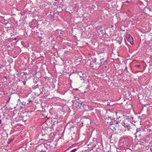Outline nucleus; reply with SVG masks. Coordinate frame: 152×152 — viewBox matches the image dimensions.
Instances as JSON below:
<instances>
[{"mask_svg": "<svg viewBox=\"0 0 152 152\" xmlns=\"http://www.w3.org/2000/svg\"><path fill=\"white\" fill-rule=\"evenodd\" d=\"M109 104H110L109 102H107V105H109Z\"/></svg>", "mask_w": 152, "mask_h": 152, "instance_id": "24", "label": "nucleus"}, {"mask_svg": "<svg viewBox=\"0 0 152 152\" xmlns=\"http://www.w3.org/2000/svg\"><path fill=\"white\" fill-rule=\"evenodd\" d=\"M83 102H78V106L79 107V108H81V106L83 104Z\"/></svg>", "mask_w": 152, "mask_h": 152, "instance_id": "12", "label": "nucleus"}, {"mask_svg": "<svg viewBox=\"0 0 152 152\" xmlns=\"http://www.w3.org/2000/svg\"><path fill=\"white\" fill-rule=\"evenodd\" d=\"M120 118V117L119 116L118 118V120L113 121V124L114 125H115V127L117 125H119V124H121L120 121H121V120H119V118Z\"/></svg>", "mask_w": 152, "mask_h": 152, "instance_id": "5", "label": "nucleus"}, {"mask_svg": "<svg viewBox=\"0 0 152 152\" xmlns=\"http://www.w3.org/2000/svg\"><path fill=\"white\" fill-rule=\"evenodd\" d=\"M151 147H152V143Z\"/></svg>", "mask_w": 152, "mask_h": 152, "instance_id": "34", "label": "nucleus"}, {"mask_svg": "<svg viewBox=\"0 0 152 152\" xmlns=\"http://www.w3.org/2000/svg\"><path fill=\"white\" fill-rule=\"evenodd\" d=\"M82 106H83V107L84 108H85V107H84V106H85V104H83H83L82 105ZM85 106H86V105H85Z\"/></svg>", "mask_w": 152, "mask_h": 152, "instance_id": "21", "label": "nucleus"}, {"mask_svg": "<svg viewBox=\"0 0 152 152\" xmlns=\"http://www.w3.org/2000/svg\"><path fill=\"white\" fill-rule=\"evenodd\" d=\"M78 90L77 89H76V90Z\"/></svg>", "mask_w": 152, "mask_h": 152, "instance_id": "33", "label": "nucleus"}, {"mask_svg": "<svg viewBox=\"0 0 152 152\" xmlns=\"http://www.w3.org/2000/svg\"><path fill=\"white\" fill-rule=\"evenodd\" d=\"M88 106L89 110H92L94 109V108L92 106L89 105H88Z\"/></svg>", "mask_w": 152, "mask_h": 152, "instance_id": "13", "label": "nucleus"}, {"mask_svg": "<svg viewBox=\"0 0 152 152\" xmlns=\"http://www.w3.org/2000/svg\"><path fill=\"white\" fill-rule=\"evenodd\" d=\"M108 121L107 122V123H109V125L110 126H111L112 125H113V121L111 120H110V121Z\"/></svg>", "mask_w": 152, "mask_h": 152, "instance_id": "10", "label": "nucleus"}, {"mask_svg": "<svg viewBox=\"0 0 152 152\" xmlns=\"http://www.w3.org/2000/svg\"><path fill=\"white\" fill-rule=\"evenodd\" d=\"M125 2H127V3H128L129 2V1H127Z\"/></svg>", "mask_w": 152, "mask_h": 152, "instance_id": "27", "label": "nucleus"}, {"mask_svg": "<svg viewBox=\"0 0 152 152\" xmlns=\"http://www.w3.org/2000/svg\"><path fill=\"white\" fill-rule=\"evenodd\" d=\"M46 129H48L49 128H47V127H46Z\"/></svg>", "mask_w": 152, "mask_h": 152, "instance_id": "29", "label": "nucleus"}, {"mask_svg": "<svg viewBox=\"0 0 152 152\" xmlns=\"http://www.w3.org/2000/svg\"><path fill=\"white\" fill-rule=\"evenodd\" d=\"M96 28H97L98 29L100 30L102 28V27L101 26H98L96 27Z\"/></svg>", "mask_w": 152, "mask_h": 152, "instance_id": "15", "label": "nucleus"}, {"mask_svg": "<svg viewBox=\"0 0 152 152\" xmlns=\"http://www.w3.org/2000/svg\"><path fill=\"white\" fill-rule=\"evenodd\" d=\"M44 146L47 149L49 150H51L54 148V145L52 143L49 142H47L46 143H42L39 145L38 148Z\"/></svg>", "mask_w": 152, "mask_h": 152, "instance_id": "1", "label": "nucleus"}, {"mask_svg": "<svg viewBox=\"0 0 152 152\" xmlns=\"http://www.w3.org/2000/svg\"><path fill=\"white\" fill-rule=\"evenodd\" d=\"M119 144L121 146L124 148L126 147L128 144L127 139H123L121 140L120 141Z\"/></svg>", "mask_w": 152, "mask_h": 152, "instance_id": "3", "label": "nucleus"}, {"mask_svg": "<svg viewBox=\"0 0 152 152\" xmlns=\"http://www.w3.org/2000/svg\"><path fill=\"white\" fill-rule=\"evenodd\" d=\"M29 102H31V101H30V100H29Z\"/></svg>", "mask_w": 152, "mask_h": 152, "instance_id": "31", "label": "nucleus"}, {"mask_svg": "<svg viewBox=\"0 0 152 152\" xmlns=\"http://www.w3.org/2000/svg\"><path fill=\"white\" fill-rule=\"evenodd\" d=\"M39 151H40V152H42V151H43V152H46L45 151H44L43 150V149H42L41 150H39Z\"/></svg>", "mask_w": 152, "mask_h": 152, "instance_id": "17", "label": "nucleus"}, {"mask_svg": "<svg viewBox=\"0 0 152 152\" xmlns=\"http://www.w3.org/2000/svg\"><path fill=\"white\" fill-rule=\"evenodd\" d=\"M103 31V30L102 29V30H101L100 32H101L102 31Z\"/></svg>", "mask_w": 152, "mask_h": 152, "instance_id": "25", "label": "nucleus"}, {"mask_svg": "<svg viewBox=\"0 0 152 152\" xmlns=\"http://www.w3.org/2000/svg\"><path fill=\"white\" fill-rule=\"evenodd\" d=\"M23 75H27V72H23Z\"/></svg>", "mask_w": 152, "mask_h": 152, "instance_id": "19", "label": "nucleus"}, {"mask_svg": "<svg viewBox=\"0 0 152 152\" xmlns=\"http://www.w3.org/2000/svg\"><path fill=\"white\" fill-rule=\"evenodd\" d=\"M142 128H137L136 129V133L138 134V132H139L142 131Z\"/></svg>", "mask_w": 152, "mask_h": 152, "instance_id": "11", "label": "nucleus"}, {"mask_svg": "<svg viewBox=\"0 0 152 152\" xmlns=\"http://www.w3.org/2000/svg\"><path fill=\"white\" fill-rule=\"evenodd\" d=\"M121 124H119V125H117L115 127H114L115 131L116 132H120L122 130V128L121 126Z\"/></svg>", "mask_w": 152, "mask_h": 152, "instance_id": "4", "label": "nucleus"}, {"mask_svg": "<svg viewBox=\"0 0 152 152\" xmlns=\"http://www.w3.org/2000/svg\"><path fill=\"white\" fill-rule=\"evenodd\" d=\"M127 41L131 44L132 45L133 43V39L132 37L129 35L126 37Z\"/></svg>", "mask_w": 152, "mask_h": 152, "instance_id": "6", "label": "nucleus"}, {"mask_svg": "<svg viewBox=\"0 0 152 152\" xmlns=\"http://www.w3.org/2000/svg\"><path fill=\"white\" fill-rule=\"evenodd\" d=\"M119 44H121V42H119Z\"/></svg>", "mask_w": 152, "mask_h": 152, "instance_id": "30", "label": "nucleus"}, {"mask_svg": "<svg viewBox=\"0 0 152 152\" xmlns=\"http://www.w3.org/2000/svg\"><path fill=\"white\" fill-rule=\"evenodd\" d=\"M106 59H105L104 58H102L100 59L101 63L102 65H104L107 63Z\"/></svg>", "mask_w": 152, "mask_h": 152, "instance_id": "7", "label": "nucleus"}, {"mask_svg": "<svg viewBox=\"0 0 152 152\" xmlns=\"http://www.w3.org/2000/svg\"><path fill=\"white\" fill-rule=\"evenodd\" d=\"M105 121H110V120H111L112 121H116V120H118V118H111L110 117H108L107 118H106L105 119Z\"/></svg>", "mask_w": 152, "mask_h": 152, "instance_id": "9", "label": "nucleus"}, {"mask_svg": "<svg viewBox=\"0 0 152 152\" xmlns=\"http://www.w3.org/2000/svg\"><path fill=\"white\" fill-rule=\"evenodd\" d=\"M1 120H0V124H1Z\"/></svg>", "mask_w": 152, "mask_h": 152, "instance_id": "26", "label": "nucleus"}, {"mask_svg": "<svg viewBox=\"0 0 152 152\" xmlns=\"http://www.w3.org/2000/svg\"><path fill=\"white\" fill-rule=\"evenodd\" d=\"M121 124L124 127L126 128L128 130H129L131 128H130V125H132V124L128 119H124Z\"/></svg>", "mask_w": 152, "mask_h": 152, "instance_id": "2", "label": "nucleus"}, {"mask_svg": "<svg viewBox=\"0 0 152 152\" xmlns=\"http://www.w3.org/2000/svg\"><path fill=\"white\" fill-rule=\"evenodd\" d=\"M127 69V66H126V67H125V70H126Z\"/></svg>", "mask_w": 152, "mask_h": 152, "instance_id": "23", "label": "nucleus"}, {"mask_svg": "<svg viewBox=\"0 0 152 152\" xmlns=\"http://www.w3.org/2000/svg\"><path fill=\"white\" fill-rule=\"evenodd\" d=\"M77 74H79V75H80V77H82L80 75V74H81V72H77Z\"/></svg>", "mask_w": 152, "mask_h": 152, "instance_id": "18", "label": "nucleus"}, {"mask_svg": "<svg viewBox=\"0 0 152 152\" xmlns=\"http://www.w3.org/2000/svg\"><path fill=\"white\" fill-rule=\"evenodd\" d=\"M151 11V9L148 7H146L144 8L143 10V11L145 12L146 14H148L146 12L148 11Z\"/></svg>", "mask_w": 152, "mask_h": 152, "instance_id": "8", "label": "nucleus"}, {"mask_svg": "<svg viewBox=\"0 0 152 152\" xmlns=\"http://www.w3.org/2000/svg\"><path fill=\"white\" fill-rule=\"evenodd\" d=\"M13 141V139H10L9 140V142H8L9 143H10L11 142H12Z\"/></svg>", "mask_w": 152, "mask_h": 152, "instance_id": "16", "label": "nucleus"}, {"mask_svg": "<svg viewBox=\"0 0 152 152\" xmlns=\"http://www.w3.org/2000/svg\"><path fill=\"white\" fill-rule=\"evenodd\" d=\"M150 151H152V148L150 149Z\"/></svg>", "mask_w": 152, "mask_h": 152, "instance_id": "28", "label": "nucleus"}, {"mask_svg": "<svg viewBox=\"0 0 152 152\" xmlns=\"http://www.w3.org/2000/svg\"><path fill=\"white\" fill-rule=\"evenodd\" d=\"M139 136H140V134H139Z\"/></svg>", "mask_w": 152, "mask_h": 152, "instance_id": "32", "label": "nucleus"}, {"mask_svg": "<svg viewBox=\"0 0 152 152\" xmlns=\"http://www.w3.org/2000/svg\"><path fill=\"white\" fill-rule=\"evenodd\" d=\"M23 85H26V81H23Z\"/></svg>", "mask_w": 152, "mask_h": 152, "instance_id": "20", "label": "nucleus"}, {"mask_svg": "<svg viewBox=\"0 0 152 152\" xmlns=\"http://www.w3.org/2000/svg\"><path fill=\"white\" fill-rule=\"evenodd\" d=\"M136 66H137V67H139L140 66V65H136Z\"/></svg>", "mask_w": 152, "mask_h": 152, "instance_id": "22", "label": "nucleus"}, {"mask_svg": "<svg viewBox=\"0 0 152 152\" xmlns=\"http://www.w3.org/2000/svg\"><path fill=\"white\" fill-rule=\"evenodd\" d=\"M77 151V149L76 148H75L72 150L70 152H75Z\"/></svg>", "mask_w": 152, "mask_h": 152, "instance_id": "14", "label": "nucleus"}]
</instances>
